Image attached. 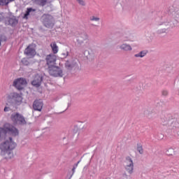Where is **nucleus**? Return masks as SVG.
<instances>
[{
    "label": "nucleus",
    "mask_w": 179,
    "mask_h": 179,
    "mask_svg": "<svg viewBox=\"0 0 179 179\" xmlns=\"http://www.w3.org/2000/svg\"><path fill=\"white\" fill-rule=\"evenodd\" d=\"M126 160L127 162H129V164H131L132 163H134V162L132 161V158H131V157H127Z\"/></svg>",
    "instance_id": "nucleus-31"
},
{
    "label": "nucleus",
    "mask_w": 179,
    "mask_h": 179,
    "mask_svg": "<svg viewBox=\"0 0 179 179\" xmlns=\"http://www.w3.org/2000/svg\"><path fill=\"white\" fill-rule=\"evenodd\" d=\"M120 48V50H123V51H132V47L127 43L122 44Z\"/></svg>",
    "instance_id": "nucleus-16"
},
{
    "label": "nucleus",
    "mask_w": 179,
    "mask_h": 179,
    "mask_svg": "<svg viewBox=\"0 0 179 179\" xmlns=\"http://www.w3.org/2000/svg\"><path fill=\"white\" fill-rule=\"evenodd\" d=\"M76 1L79 3V5H81L82 6H86V1H85V0H76Z\"/></svg>",
    "instance_id": "nucleus-28"
},
{
    "label": "nucleus",
    "mask_w": 179,
    "mask_h": 179,
    "mask_svg": "<svg viewBox=\"0 0 179 179\" xmlns=\"http://www.w3.org/2000/svg\"><path fill=\"white\" fill-rule=\"evenodd\" d=\"M47 71L50 76L53 78H62L64 76V71L61 67L53 64V66H49L47 68Z\"/></svg>",
    "instance_id": "nucleus-3"
},
{
    "label": "nucleus",
    "mask_w": 179,
    "mask_h": 179,
    "mask_svg": "<svg viewBox=\"0 0 179 179\" xmlns=\"http://www.w3.org/2000/svg\"><path fill=\"white\" fill-rule=\"evenodd\" d=\"M9 3V0H0V6H7Z\"/></svg>",
    "instance_id": "nucleus-24"
},
{
    "label": "nucleus",
    "mask_w": 179,
    "mask_h": 179,
    "mask_svg": "<svg viewBox=\"0 0 179 179\" xmlns=\"http://www.w3.org/2000/svg\"><path fill=\"white\" fill-rule=\"evenodd\" d=\"M169 94V92L166 90L162 91V95L163 96H167Z\"/></svg>",
    "instance_id": "nucleus-36"
},
{
    "label": "nucleus",
    "mask_w": 179,
    "mask_h": 179,
    "mask_svg": "<svg viewBox=\"0 0 179 179\" xmlns=\"http://www.w3.org/2000/svg\"><path fill=\"white\" fill-rule=\"evenodd\" d=\"M6 26H11V27H16L19 23V20L16 18V16L11 15V17H6L4 20Z\"/></svg>",
    "instance_id": "nucleus-6"
},
{
    "label": "nucleus",
    "mask_w": 179,
    "mask_h": 179,
    "mask_svg": "<svg viewBox=\"0 0 179 179\" xmlns=\"http://www.w3.org/2000/svg\"><path fill=\"white\" fill-rule=\"evenodd\" d=\"M33 12H36V9L30 7V8H27L25 13L23 15V19H29V16H30V13L32 14Z\"/></svg>",
    "instance_id": "nucleus-12"
},
{
    "label": "nucleus",
    "mask_w": 179,
    "mask_h": 179,
    "mask_svg": "<svg viewBox=\"0 0 179 179\" xmlns=\"http://www.w3.org/2000/svg\"><path fill=\"white\" fill-rule=\"evenodd\" d=\"M84 55H86V58L89 61H93V59H94V55L93 53H90L89 50H85L84 52Z\"/></svg>",
    "instance_id": "nucleus-15"
},
{
    "label": "nucleus",
    "mask_w": 179,
    "mask_h": 179,
    "mask_svg": "<svg viewBox=\"0 0 179 179\" xmlns=\"http://www.w3.org/2000/svg\"><path fill=\"white\" fill-rule=\"evenodd\" d=\"M137 150L140 155H143V148L142 147V145L139 143L137 144Z\"/></svg>",
    "instance_id": "nucleus-25"
},
{
    "label": "nucleus",
    "mask_w": 179,
    "mask_h": 179,
    "mask_svg": "<svg viewBox=\"0 0 179 179\" xmlns=\"http://www.w3.org/2000/svg\"><path fill=\"white\" fill-rule=\"evenodd\" d=\"M164 136L161 134V139H163Z\"/></svg>",
    "instance_id": "nucleus-39"
},
{
    "label": "nucleus",
    "mask_w": 179,
    "mask_h": 179,
    "mask_svg": "<svg viewBox=\"0 0 179 179\" xmlns=\"http://www.w3.org/2000/svg\"><path fill=\"white\" fill-rule=\"evenodd\" d=\"M43 106H44V103H43V100L36 99L33 103L32 107L34 111H41V110H43Z\"/></svg>",
    "instance_id": "nucleus-9"
},
{
    "label": "nucleus",
    "mask_w": 179,
    "mask_h": 179,
    "mask_svg": "<svg viewBox=\"0 0 179 179\" xmlns=\"http://www.w3.org/2000/svg\"><path fill=\"white\" fill-rule=\"evenodd\" d=\"M91 20L95 21V22H99V20H100V18L97 17L92 16V17L91 18Z\"/></svg>",
    "instance_id": "nucleus-33"
},
{
    "label": "nucleus",
    "mask_w": 179,
    "mask_h": 179,
    "mask_svg": "<svg viewBox=\"0 0 179 179\" xmlns=\"http://www.w3.org/2000/svg\"><path fill=\"white\" fill-rule=\"evenodd\" d=\"M13 136H19V129L10 123H5L0 127V155L5 160L13 159V150L17 144L13 141Z\"/></svg>",
    "instance_id": "nucleus-1"
},
{
    "label": "nucleus",
    "mask_w": 179,
    "mask_h": 179,
    "mask_svg": "<svg viewBox=\"0 0 179 179\" xmlns=\"http://www.w3.org/2000/svg\"><path fill=\"white\" fill-rule=\"evenodd\" d=\"M81 37L83 38V41H81V43L83 44V43H85V41H86V40L89 39V36L87 35V34L85 31H83V33L81 34Z\"/></svg>",
    "instance_id": "nucleus-21"
},
{
    "label": "nucleus",
    "mask_w": 179,
    "mask_h": 179,
    "mask_svg": "<svg viewBox=\"0 0 179 179\" xmlns=\"http://www.w3.org/2000/svg\"><path fill=\"white\" fill-rule=\"evenodd\" d=\"M62 55L63 58H66L67 57L69 56V52H66V53H62Z\"/></svg>",
    "instance_id": "nucleus-34"
},
{
    "label": "nucleus",
    "mask_w": 179,
    "mask_h": 179,
    "mask_svg": "<svg viewBox=\"0 0 179 179\" xmlns=\"http://www.w3.org/2000/svg\"><path fill=\"white\" fill-rule=\"evenodd\" d=\"M10 120L13 125H26L27 122L23 115L15 112L10 115Z\"/></svg>",
    "instance_id": "nucleus-5"
},
{
    "label": "nucleus",
    "mask_w": 179,
    "mask_h": 179,
    "mask_svg": "<svg viewBox=\"0 0 179 179\" xmlns=\"http://www.w3.org/2000/svg\"><path fill=\"white\" fill-rule=\"evenodd\" d=\"M149 115H150V113H149L148 116L149 117Z\"/></svg>",
    "instance_id": "nucleus-44"
},
{
    "label": "nucleus",
    "mask_w": 179,
    "mask_h": 179,
    "mask_svg": "<svg viewBox=\"0 0 179 179\" xmlns=\"http://www.w3.org/2000/svg\"><path fill=\"white\" fill-rule=\"evenodd\" d=\"M167 121H170V119H169Z\"/></svg>",
    "instance_id": "nucleus-45"
},
{
    "label": "nucleus",
    "mask_w": 179,
    "mask_h": 179,
    "mask_svg": "<svg viewBox=\"0 0 179 179\" xmlns=\"http://www.w3.org/2000/svg\"><path fill=\"white\" fill-rule=\"evenodd\" d=\"M10 108L6 106V107L4 108V109H3V111H4L5 113H8V111H10Z\"/></svg>",
    "instance_id": "nucleus-35"
},
{
    "label": "nucleus",
    "mask_w": 179,
    "mask_h": 179,
    "mask_svg": "<svg viewBox=\"0 0 179 179\" xmlns=\"http://www.w3.org/2000/svg\"><path fill=\"white\" fill-rule=\"evenodd\" d=\"M7 101L8 104L13 106V107H17L20 106L23 101V97L22 94L17 92H11L7 96Z\"/></svg>",
    "instance_id": "nucleus-2"
},
{
    "label": "nucleus",
    "mask_w": 179,
    "mask_h": 179,
    "mask_svg": "<svg viewBox=\"0 0 179 179\" xmlns=\"http://www.w3.org/2000/svg\"><path fill=\"white\" fill-rule=\"evenodd\" d=\"M13 86L15 87L17 90H23V89H24L20 83H17V85H15V81L13 83Z\"/></svg>",
    "instance_id": "nucleus-20"
},
{
    "label": "nucleus",
    "mask_w": 179,
    "mask_h": 179,
    "mask_svg": "<svg viewBox=\"0 0 179 179\" xmlns=\"http://www.w3.org/2000/svg\"><path fill=\"white\" fill-rule=\"evenodd\" d=\"M8 40V38L6 36L0 34V47L2 45V41H6Z\"/></svg>",
    "instance_id": "nucleus-23"
},
{
    "label": "nucleus",
    "mask_w": 179,
    "mask_h": 179,
    "mask_svg": "<svg viewBox=\"0 0 179 179\" xmlns=\"http://www.w3.org/2000/svg\"><path fill=\"white\" fill-rule=\"evenodd\" d=\"M24 54L27 57H34L36 55V49L33 48V45H29L24 50Z\"/></svg>",
    "instance_id": "nucleus-11"
},
{
    "label": "nucleus",
    "mask_w": 179,
    "mask_h": 179,
    "mask_svg": "<svg viewBox=\"0 0 179 179\" xmlns=\"http://www.w3.org/2000/svg\"><path fill=\"white\" fill-rule=\"evenodd\" d=\"M79 163H80V159L77 163H76V164H74L73 167H75V169H76V168L78 167Z\"/></svg>",
    "instance_id": "nucleus-37"
},
{
    "label": "nucleus",
    "mask_w": 179,
    "mask_h": 179,
    "mask_svg": "<svg viewBox=\"0 0 179 179\" xmlns=\"http://www.w3.org/2000/svg\"><path fill=\"white\" fill-rule=\"evenodd\" d=\"M75 170H76V168L75 167H73L72 169V173H69L67 177H69V179H71L72 178V176H73V174H75Z\"/></svg>",
    "instance_id": "nucleus-27"
},
{
    "label": "nucleus",
    "mask_w": 179,
    "mask_h": 179,
    "mask_svg": "<svg viewBox=\"0 0 179 179\" xmlns=\"http://www.w3.org/2000/svg\"><path fill=\"white\" fill-rule=\"evenodd\" d=\"M45 61L48 67L53 65H57V55H55L54 53H51L46 56Z\"/></svg>",
    "instance_id": "nucleus-8"
},
{
    "label": "nucleus",
    "mask_w": 179,
    "mask_h": 179,
    "mask_svg": "<svg viewBox=\"0 0 179 179\" xmlns=\"http://www.w3.org/2000/svg\"><path fill=\"white\" fill-rule=\"evenodd\" d=\"M50 47L52 49V54H58L59 48L58 45H57V43L53 42L50 43Z\"/></svg>",
    "instance_id": "nucleus-14"
},
{
    "label": "nucleus",
    "mask_w": 179,
    "mask_h": 179,
    "mask_svg": "<svg viewBox=\"0 0 179 179\" xmlns=\"http://www.w3.org/2000/svg\"><path fill=\"white\" fill-rule=\"evenodd\" d=\"M41 20L43 26L48 29H52L55 24L54 17L50 14H43L41 17Z\"/></svg>",
    "instance_id": "nucleus-4"
},
{
    "label": "nucleus",
    "mask_w": 179,
    "mask_h": 179,
    "mask_svg": "<svg viewBox=\"0 0 179 179\" xmlns=\"http://www.w3.org/2000/svg\"><path fill=\"white\" fill-rule=\"evenodd\" d=\"M148 52H149L148 50H142L141 52H139L138 53L134 55V57L136 58H143V57H145V55L148 54Z\"/></svg>",
    "instance_id": "nucleus-17"
},
{
    "label": "nucleus",
    "mask_w": 179,
    "mask_h": 179,
    "mask_svg": "<svg viewBox=\"0 0 179 179\" xmlns=\"http://www.w3.org/2000/svg\"><path fill=\"white\" fill-rule=\"evenodd\" d=\"M78 43H79V39H77Z\"/></svg>",
    "instance_id": "nucleus-42"
},
{
    "label": "nucleus",
    "mask_w": 179,
    "mask_h": 179,
    "mask_svg": "<svg viewBox=\"0 0 179 179\" xmlns=\"http://www.w3.org/2000/svg\"><path fill=\"white\" fill-rule=\"evenodd\" d=\"M127 172H129V174H132L134 173V163L131 162V164H129L125 167Z\"/></svg>",
    "instance_id": "nucleus-18"
},
{
    "label": "nucleus",
    "mask_w": 179,
    "mask_h": 179,
    "mask_svg": "<svg viewBox=\"0 0 179 179\" xmlns=\"http://www.w3.org/2000/svg\"><path fill=\"white\" fill-rule=\"evenodd\" d=\"M163 23H164V22H163ZM163 23L162 24H159V26H162V24H163Z\"/></svg>",
    "instance_id": "nucleus-40"
},
{
    "label": "nucleus",
    "mask_w": 179,
    "mask_h": 179,
    "mask_svg": "<svg viewBox=\"0 0 179 179\" xmlns=\"http://www.w3.org/2000/svg\"><path fill=\"white\" fill-rule=\"evenodd\" d=\"M167 31V29H159L157 33V34H163V33H166Z\"/></svg>",
    "instance_id": "nucleus-29"
},
{
    "label": "nucleus",
    "mask_w": 179,
    "mask_h": 179,
    "mask_svg": "<svg viewBox=\"0 0 179 179\" xmlns=\"http://www.w3.org/2000/svg\"><path fill=\"white\" fill-rule=\"evenodd\" d=\"M15 0H8V2L10 3V2H13Z\"/></svg>",
    "instance_id": "nucleus-38"
},
{
    "label": "nucleus",
    "mask_w": 179,
    "mask_h": 179,
    "mask_svg": "<svg viewBox=\"0 0 179 179\" xmlns=\"http://www.w3.org/2000/svg\"><path fill=\"white\" fill-rule=\"evenodd\" d=\"M64 66L67 71H72L73 68H78L79 64H78V60L75 59H71L66 61Z\"/></svg>",
    "instance_id": "nucleus-7"
},
{
    "label": "nucleus",
    "mask_w": 179,
    "mask_h": 179,
    "mask_svg": "<svg viewBox=\"0 0 179 179\" xmlns=\"http://www.w3.org/2000/svg\"><path fill=\"white\" fill-rule=\"evenodd\" d=\"M169 117H171V115H169Z\"/></svg>",
    "instance_id": "nucleus-43"
},
{
    "label": "nucleus",
    "mask_w": 179,
    "mask_h": 179,
    "mask_svg": "<svg viewBox=\"0 0 179 179\" xmlns=\"http://www.w3.org/2000/svg\"><path fill=\"white\" fill-rule=\"evenodd\" d=\"M119 179H128V175H127V173H123Z\"/></svg>",
    "instance_id": "nucleus-30"
},
{
    "label": "nucleus",
    "mask_w": 179,
    "mask_h": 179,
    "mask_svg": "<svg viewBox=\"0 0 179 179\" xmlns=\"http://www.w3.org/2000/svg\"><path fill=\"white\" fill-rule=\"evenodd\" d=\"M35 2L39 6H45L47 5V0H35Z\"/></svg>",
    "instance_id": "nucleus-19"
},
{
    "label": "nucleus",
    "mask_w": 179,
    "mask_h": 179,
    "mask_svg": "<svg viewBox=\"0 0 179 179\" xmlns=\"http://www.w3.org/2000/svg\"><path fill=\"white\" fill-rule=\"evenodd\" d=\"M43 79V76L37 75L31 83L34 87H40V86H41Z\"/></svg>",
    "instance_id": "nucleus-10"
},
{
    "label": "nucleus",
    "mask_w": 179,
    "mask_h": 179,
    "mask_svg": "<svg viewBox=\"0 0 179 179\" xmlns=\"http://www.w3.org/2000/svg\"><path fill=\"white\" fill-rule=\"evenodd\" d=\"M5 16L3 15V13H0V22H2V20L5 21Z\"/></svg>",
    "instance_id": "nucleus-32"
},
{
    "label": "nucleus",
    "mask_w": 179,
    "mask_h": 179,
    "mask_svg": "<svg viewBox=\"0 0 179 179\" xmlns=\"http://www.w3.org/2000/svg\"><path fill=\"white\" fill-rule=\"evenodd\" d=\"M21 62L24 66H29L30 65V62L25 57L22 59Z\"/></svg>",
    "instance_id": "nucleus-22"
},
{
    "label": "nucleus",
    "mask_w": 179,
    "mask_h": 179,
    "mask_svg": "<svg viewBox=\"0 0 179 179\" xmlns=\"http://www.w3.org/2000/svg\"><path fill=\"white\" fill-rule=\"evenodd\" d=\"M69 106H71V103H68V107H69Z\"/></svg>",
    "instance_id": "nucleus-41"
},
{
    "label": "nucleus",
    "mask_w": 179,
    "mask_h": 179,
    "mask_svg": "<svg viewBox=\"0 0 179 179\" xmlns=\"http://www.w3.org/2000/svg\"><path fill=\"white\" fill-rule=\"evenodd\" d=\"M17 83H20V85H22V86H24V85H27V80H26V78H18L14 80V85H17Z\"/></svg>",
    "instance_id": "nucleus-13"
},
{
    "label": "nucleus",
    "mask_w": 179,
    "mask_h": 179,
    "mask_svg": "<svg viewBox=\"0 0 179 179\" xmlns=\"http://www.w3.org/2000/svg\"><path fill=\"white\" fill-rule=\"evenodd\" d=\"M173 153H174V149L173 148H169L166 151L167 156H173Z\"/></svg>",
    "instance_id": "nucleus-26"
}]
</instances>
